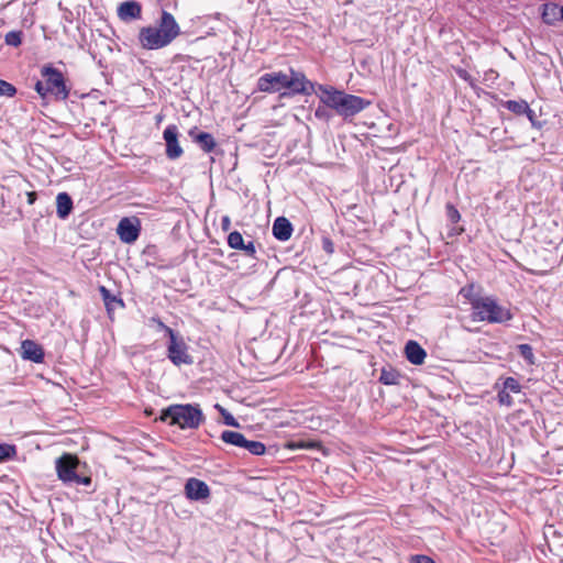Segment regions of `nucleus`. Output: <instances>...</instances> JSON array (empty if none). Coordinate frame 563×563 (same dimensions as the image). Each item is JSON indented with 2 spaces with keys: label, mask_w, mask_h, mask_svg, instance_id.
Wrapping results in <instances>:
<instances>
[{
  "label": "nucleus",
  "mask_w": 563,
  "mask_h": 563,
  "mask_svg": "<svg viewBox=\"0 0 563 563\" xmlns=\"http://www.w3.org/2000/svg\"><path fill=\"white\" fill-rule=\"evenodd\" d=\"M180 34L174 15L163 11L157 25L144 26L139 32V43L144 49L154 51L168 46Z\"/></svg>",
  "instance_id": "2"
},
{
  "label": "nucleus",
  "mask_w": 563,
  "mask_h": 563,
  "mask_svg": "<svg viewBox=\"0 0 563 563\" xmlns=\"http://www.w3.org/2000/svg\"><path fill=\"white\" fill-rule=\"evenodd\" d=\"M273 234L279 241H287L292 234L290 221L284 217L277 218L273 223Z\"/></svg>",
  "instance_id": "18"
},
{
  "label": "nucleus",
  "mask_w": 563,
  "mask_h": 563,
  "mask_svg": "<svg viewBox=\"0 0 563 563\" xmlns=\"http://www.w3.org/2000/svg\"><path fill=\"white\" fill-rule=\"evenodd\" d=\"M309 446H312V444H309ZM301 448H308V445L301 444Z\"/></svg>",
  "instance_id": "41"
},
{
  "label": "nucleus",
  "mask_w": 563,
  "mask_h": 563,
  "mask_svg": "<svg viewBox=\"0 0 563 563\" xmlns=\"http://www.w3.org/2000/svg\"><path fill=\"white\" fill-rule=\"evenodd\" d=\"M561 20H563V7H562V11H561Z\"/></svg>",
  "instance_id": "42"
},
{
  "label": "nucleus",
  "mask_w": 563,
  "mask_h": 563,
  "mask_svg": "<svg viewBox=\"0 0 563 563\" xmlns=\"http://www.w3.org/2000/svg\"><path fill=\"white\" fill-rule=\"evenodd\" d=\"M562 7L555 3H547L543 7L542 19L547 24H554L561 21Z\"/></svg>",
  "instance_id": "20"
},
{
  "label": "nucleus",
  "mask_w": 563,
  "mask_h": 563,
  "mask_svg": "<svg viewBox=\"0 0 563 563\" xmlns=\"http://www.w3.org/2000/svg\"><path fill=\"white\" fill-rule=\"evenodd\" d=\"M228 244L231 249L235 250L244 247V240L242 238V234L238 231L231 232L228 236Z\"/></svg>",
  "instance_id": "24"
},
{
  "label": "nucleus",
  "mask_w": 563,
  "mask_h": 563,
  "mask_svg": "<svg viewBox=\"0 0 563 563\" xmlns=\"http://www.w3.org/2000/svg\"><path fill=\"white\" fill-rule=\"evenodd\" d=\"M141 5L136 1L122 2L118 8V15L123 21H130L141 18Z\"/></svg>",
  "instance_id": "15"
},
{
  "label": "nucleus",
  "mask_w": 563,
  "mask_h": 563,
  "mask_svg": "<svg viewBox=\"0 0 563 563\" xmlns=\"http://www.w3.org/2000/svg\"><path fill=\"white\" fill-rule=\"evenodd\" d=\"M518 351H519V354L521 355V357L530 365H533L536 363V358H534V354H533V350H532V346L527 344V343H523V344H520L518 345Z\"/></svg>",
  "instance_id": "23"
},
{
  "label": "nucleus",
  "mask_w": 563,
  "mask_h": 563,
  "mask_svg": "<svg viewBox=\"0 0 563 563\" xmlns=\"http://www.w3.org/2000/svg\"><path fill=\"white\" fill-rule=\"evenodd\" d=\"M230 227H231V219H230V217L229 216L222 217V219H221V228H222V230L223 231H229Z\"/></svg>",
  "instance_id": "35"
},
{
  "label": "nucleus",
  "mask_w": 563,
  "mask_h": 563,
  "mask_svg": "<svg viewBox=\"0 0 563 563\" xmlns=\"http://www.w3.org/2000/svg\"><path fill=\"white\" fill-rule=\"evenodd\" d=\"M498 401L500 405H505L508 407L512 405L511 396L509 395L508 391H506L504 389L498 393Z\"/></svg>",
  "instance_id": "31"
},
{
  "label": "nucleus",
  "mask_w": 563,
  "mask_h": 563,
  "mask_svg": "<svg viewBox=\"0 0 563 563\" xmlns=\"http://www.w3.org/2000/svg\"><path fill=\"white\" fill-rule=\"evenodd\" d=\"M323 250L328 253H333V243L329 239H323Z\"/></svg>",
  "instance_id": "37"
},
{
  "label": "nucleus",
  "mask_w": 563,
  "mask_h": 563,
  "mask_svg": "<svg viewBox=\"0 0 563 563\" xmlns=\"http://www.w3.org/2000/svg\"><path fill=\"white\" fill-rule=\"evenodd\" d=\"M35 90L42 98H45L47 93H49V90H46V82L43 84L41 81H37L35 84Z\"/></svg>",
  "instance_id": "34"
},
{
  "label": "nucleus",
  "mask_w": 563,
  "mask_h": 563,
  "mask_svg": "<svg viewBox=\"0 0 563 563\" xmlns=\"http://www.w3.org/2000/svg\"><path fill=\"white\" fill-rule=\"evenodd\" d=\"M168 336L170 339L168 345V357L175 365L191 364L192 360L187 353V349L184 342H178L174 330H168Z\"/></svg>",
  "instance_id": "10"
},
{
  "label": "nucleus",
  "mask_w": 563,
  "mask_h": 563,
  "mask_svg": "<svg viewBox=\"0 0 563 563\" xmlns=\"http://www.w3.org/2000/svg\"><path fill=\"white\" fill-rule=\"evenodd\" d=\"M240 250H243L249 255H253L255 253V246L253 242H249L247 244L244 243V247H241Z\"/></svg>",
  "instance_id": "36"
},
{
  "label": "nucleus",
  "mask_w": 563,
  "mask_h": 563,
  "mask_svg": "<svg viewBox=\"0 0 563 563\" xmlns=\"http://www.w3.org/2000/svg\"><path fill=\"white\" fill-rule=\"evenodd\" d=\"M322 115H323V109L318 108V109L316 110V117L321 118Z\"/></svg>",
  "instance_id": "40"
},
{
  "label": "nucleus",
  "mask_w": 563,
  "mask_h": 563,
  "mask_svg": "<svg viewBox=\"0 0 563 563\" xmlns=\"http://www.w3.org/2000/svg\"><path fill=\"white\" fill-rule=\"evenodd\" d=\"M411 563H435L430 556L418 554L411 558Z\"/></svg>",
  "instance_id": "33"
},
{
  "label": "nucleus",
  "mask_w": 563,
  "mask_h": 563,
  "mask_svg": "<svg viewBox=\"0 0 563 563\" xmlns=\"http://www.w3.org/2000/svg\"><path fill=\"white\" fill-rule=\"evenodd\" d=\"M257 88L263 92H278L283 89H289L292 93H310L313 85L306 76L290 68L289 75L283 71L267 73L257 80Z\"/></svg>",
  "instance_id": "4"
},
{
  "label": "nucleus",
  "mask_w": 563,
  "mask_h": 563,
  "mask_svg": "<svg viewBox=\"0 0 563 563\" xmlns=\"http://www.w3.org/2000/svg\"><path fill=\"white\" fill-rule=\"evenodd\" d=\"M27 203L33 205L36 200V194L34 191L27 192Z\"/></svg>",
  "instance_id": "39"
},
{
  "label": "nucleus",
  "mask_w": 563,
  "mask_h": 563,
  "mask_svg": "<svg viewBox=\"0 0 563 563\" xmlns=\"http://www.w3.org/2000/svg\"><path fill=\"white\" fill-rule=\"evenodd\" d=\"M152 322L156 323L157 327L164 330L168 334V330H172L169 327L165 325L158 318H152Z\"/></svg>",
  "instance_id": "38"
},
{
  "label": "nucleus",
  "mask_w": 563,
  "mask_h": 563,
  "mask_svg": "<svg viewBox=\"0 0 563 563\" xmlns=\"http://www.w3.org/2000/svg\"><path fill=\"white\" fill-rule=\"evenodd\" d=\"M472 307V317L475 321L488 323H504L512 318L509 309L499 305L492 296H486L476 288L475 284H467L460 290Z\"/></svg>",
  "instance_id": "1"
},
{
  "label": "nucleus",
  "mask_w": 563,
  "mask_h": 563,
  "mask_svg": "<svg viewBox=\"0 0 563 563\" xmlns=\"http://www.w3.org/2000/svg\"><path fill=\"white\" fill-rule=\"evenodd\" d=\"M504 390L506 391H512V393H520L521 386L519 382L514 377H507L504 382Z\"/></svg>",
  "instance_id": "25"
},
{
  "label": "nucleus",
  "mask_w": 563,
  "mask_h": 563,
  "mask_svg": "<svg viewBox=\"0 0 563 563\" xmlns=\"http://www.w3.org/2000/svg\"><path fill=\"white\" fill-rule=\"evenodd\" d=\"M318 91L321 102L344 120L355 117L371 104L369 100L333 87L319 85Z\"/></svg>",
  "instance_id": "3"
},
{
  "label": "nucleus",
  "mask_w": 563,
  "mask_h": 563,
  "mask_svg": "<svg viewBox=\"0 0 563 563\" xmlns=\"http://www.w3.org/2000/svg\"><path fill=\"white\" fill-rule=\"evenodd\" d=\"M15 449L13 445L0 444V461H4L14 455Z\"/></svg>",
  "instance_id": "28"
},
{
  "label": "nucleus",
  "mask_w": 563,
  "mask_h": 563,
  "mask_svg": "<svg viewBox=\"0 0 563 563\" xmlns=\"http://www.w3.org/2000/svg\"><path fill=\"white\" fill-rule=\"evenodd\" d=\"M42 76L46 79V90L54 95L56 98L65 100L68 97V89L65 85L63 74L51 66L42 68Z\"/></svg>",
  "instance_id": "8"
},
{
  "label": "nucleus",
  "mask_w": 563,
  "mask_h": 563,
  "mask_svg": "<svg viewBox=\"0 0 563 563\" xmlns=\"http://www.w3.org/2000/svg\"><path fill=\"white\" fill-rule=\"evenodd\" d=\"M99 291L102 296V299L104 301V306L107 309V312L109 314V318L112 319V314L117 308H123L124 302L122 298L119 295H113L104 286L99 287Z\"/></svg>",
  "instance_id": "16"
},
{
  "label": "nucleus",
  "mask_w": 563,
  "mask_h": 563,
  "mask_svg": "<svg viewBox=\"0 0 563 563\" xmlns=\"http://www.w3.org/2000/svg\"><path fill=\"white\" fill-rule=\"evenodd\" d=\"M74 484L88 486L91 484V477L87 476V475H81L80 473H78L77 478H75L70 485H74Z\"/></svg>",
  "instance_id": "32"
},
{
  "label": "nucleus",
  "mask_w": 563,
  "mask_h": 563,
  "mask_svg": "<svg viewBox=\"0 0 563 563\" xmlns=\"http://www.w3.org/2000/svg\"><path fill=\"white\" fill-rule=\"evenodd\" d=\"M159 420L180 429H198L205 416L198 405H170L161 411Z\"/></svg>",
  "instance_id": "5"
},
{
  "label": "nucleus",
  "mask_w": 563,
  "mask_h": 563,
  "mask_svg": "<svg viewBox=\"0 0 563 563\" xmlns=\"http://www.w3.org/2000/svg\"><path fill=\"white\" fill-rule=\"evenodd\" d=\"M56 212L60 219H65L69 216L73 209V200L66 192H60L56 197Z\"/></svg>",
  "instance_id": "19"
},
{
  "label": "nucleus",
  "mask_w": 563,
  "mask_h": 563,
  "mask_svg": "<svg viewBox=\"0 0 563 563\" xmlns=\"http://www.w3.org/2000/svg\"><path fill=\"white\" fill-rule=\"evenodd\" d=\"M189 135L206 153H211L217 146L216 140L210 133L199 132L197 128L190 130Z\"/></svg>",
  "instance_id": "14"
},
{
  "label": "nucleus",
  "mask_w": 563,
  "mask_h": 563,
  "mask_svg": "<svg viewBox=\"0 0 563 563\" xmlns=\"http://www.w3.org/2000/svg\"><path fill=\"white\" fill-rule=\"evenodd\" d=\"M163 139L166 143V156L169 159L179 158L184 151L178 142V128L174 124L166 126Z\"/></svg>",
  "instance_id": "12"
},
{
  "label": "nucleus",
  "mask_w": 563,
  "mask_h": 563,
  "mask_svg": "<svg viewBox=\"0 0 563 563\" xmlns=\"http://www.w3.org/2000/svg\"><path fill=\"white\" fill-rule=\"evenodd\" d=\"M185 496L189 500L205 501L209 499L211 495L210 487L201 479L196 477H189L184 486Z\"/></svg>",
  "instance_id": "9"
},
{
  "label": "nucleus",
  "mask_w": 563,
  "mask_h": 563,
  "mask_svg": "<svg viewBox=\"0 0 563 563\" xmlns=\"http://www.w3.org/2000/svg\"><path fill=\"white\" fill-rule=\"evenodd\" d=\"M117 233L124 243H133L140 235V221L136 218H123L120 220Z\"/></svg>",
  "instance_id": "11"
},
{
  "label": "nucleus",
  "mask_w": 563,
  "mask_h": 563,
  "mask_svg": "<svg viewBox=\"0 0 563 563\" xmlns=\"http://www.w3.org/2000/svg\"><path fill=\"white\" fill-rule=\"evenodd\" d=\"M80 461L76 455L65 453L55 462L58 478L70 485L79 473Z\"/></svg>",
  "instance_id": "7"
},
{
  "label": "nucleus",
  "mask_w": 563,
  "mask_h": 563,
  "mask_svg": "<svg viewBox=\"0 0 563 563\" xmlns=\"http://www.w3.org/2000/svg\"><path fill=\"white\" fill-rule=\"evenodd\" d=\"M21 32L11 31L5 35V43L11 46H19L21 44Z\"/></svg>",
  "instance_id": "27"
},
{
  "label": "nucleus",
  "mask_w": 563,
  "mask_h": 563,
  "mask_svg": "<svg viewBox=\"0 0 563 563\" xmlns=\"http://www.w3.org/2000/svg\"><path fill=\"white\" fill-rule=\"evenodd\" d=\"M16 92V89L10 82L0 79V96L13 97Z\"/></svg>",
  "instance_id": "26"
},
{
  "label": "nucleus",
  "mask_w": 563,
  "mask_h": 563,
  "mask_svg": "<svg viewBox=\"0 0 563 563\" xmlns=\"http://www.w3.org/2000/svg\"><path fill=\"white\" fill-rule=\"evenodd\" d=\"M446 216L452 223H456L461 219L459 210L452 205L446 206Z\"/></svg>",
  "instance_id": "30"
},
{
  "label": "nucleus",
  "mask_w": 563,
  "mask_h": 563,
  "mask_svg": "<svg viewBox=\"0 0 563 563\" xmlns=\"http://www.w3.org/2000/svg\"><path fill=\"white\" fill-rule=\"evenodd\" d=\"M220 438L224 443L242 448L253 455H263L266 451L264 443L260 441L247 440L242 433L236 431L224 430Z\"/></svg>",
  "instance_id": "6"
},
{
  "label": "nucleus",
  "mask_w": 563,
  "mask_h": 563,
  "mask_svg": "<svg viewBox=\"0 0 563 563\" xmlns=\"http://www.w3.org/2000/svg\"><path fill=\"white\" fill-rule=\"evenodd\" d=\"M379 382L385 385H397L399 383V374L393 369H383Z\"/></svg>",
  "instance_id": "22"
},
{
  "label": "nucleus",
  "mask_w": 563,
  "mask_h": 563,
  "mask_svg": "<svg viewBox=\"0 0 563 563\" xmlns=\"http://www.w3.org/2000/svg\"><path fill=\"white\" fill-rule=\"evenodd\" d=\"M21 355L24 360L34 363H42L44 360V351L40 344L32 340H25L21 345Z\"/></svg>",
  "instance_id": "13"
},
{
  "label": "nucleus",
  "mask_w": 563,
  "mask_h": 563,
  "mask_svg": "<svg viewBox=\"0 0 563 563\" xmlns=\"http://www.w3.org/2000/svg\"><path fill=\"white\" fill-rule=\"evenodd\" d=\"M505 107L516 113V114H523V113H531L532 111L529 108V104L525 100H508L505 103Z\"/></svg>",
  "instance_id": "21"
},
{
  "label": "nucleus",
  "mask_w": 563,
  "mask_h": 563,
  "mask_svg": "<svg viewBox=\"0 0 563 563\" xmlns=\"http://www.w3.org/2000/svg\"><path fill=\"white\" fill-rule=\"evenodd\" d=\"M217 408H219L221 415L223 416V420L227 426L239 427V422L230 412H228L225 409L221 408L219 405H217Z\"/></svg>",
  "instance_id": "29"
},
{
  "label": "nucleus",
  "mask_w": 563,
  "mask_h": 563,
  "mask_svg": "<svg viewBox=\"0 0 563 563\" xmlns=\"http://www.w3.org/2000/svg\"><path fill=\"white\" fill-rule=\"evenodd\" d=\"M405 354L407 360L415 365H420L424 362L427 356L426 351L416 341L407 342L405 346Z\"/></svg>",
  "instance_id": "17"
}]
</instances>
